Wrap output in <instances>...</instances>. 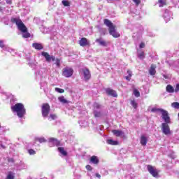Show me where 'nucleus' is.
Here are the masks:
<instances>
[{
    "label": "nucleus",
    "mask_w": 179,
    "mask_h": 179,
    "mask_svg": "<svg viewBox=\"0 0 179 179\" xmlns=\"http://www.w3.org/2000/svg\"><path fill=\"white\" fill-rule=\"evenodd\" d=\"M10 22L13 24L15 23L18 30H20V31H22V33H24L22 34V37L24 38H29V37H30V33L27 32V27H26V25H24V23H23V22L22 21V20H20V17H11Z\"/></svg>",
    "instance_id": "1"
},
{
    "label": "nucleus",
    "mask_w": 179,
    "mask_h": 179,
    "mask_svg": "<svg viewBox=\"0 0 179 179\" xmlns=\"http://www.w3.org/2000/svg\"><path fill=\"white\" fill-rule=\"evenodd\" d=\"M103 23L107 27H108V31L110 36H113L114 38H118L121 35L117 31V27L111 22L108 19H104Z\"/></svg>",
    "instance_id": "2"
},
{
    "label": "nucleus",
    "mask_w": 179,
    "mask_h": 179,
    "mask_svg": "<svg viewBox=\"0 0 179 179\" xmlns=\"http://www.w3.org/2000/svg\"><path fill=\"white\" fill-rule=\"evenodd\" d=\"M11 111L13 113H16L19 118H23L26 114V108H24V105L22 103H17L15 105L10 107Z\"/></svg>",
    "instance_id": "3"
},
{
    "label": "nucleus",
    "mask_w": 179,
    "mask_h": 179,
    "mask_svg": "<svg viewBox=\"0 0 179 179\" xmlns=\"http://www.w3.org/2000/svg\"><path fill=\"white\" fill-rule=\"evenodd\" d=\"M169 120H164V123L162 124V131L164 135H171V130H170V126L169 124H171V119H170V116L168 115Z\"/></svg>",
    "instance_id": "4"
},
{
    "label": "nucleus",
    "mask_w": 179,
    "mask_h": 179,
    "mask_svg": "<svg viewBox=\"0 0 179 179\" xmlns=\"http://www.w3.org/2000/svg\"><path fill=\"white\" fill-rule=\"evenodd\" d=\"M41 55L44 57L45 61L47 62H51V61H55V64L57 66H59L61 65V60L59 59H55V56H51L48 52H42Z\"/></svg>",
    "instance_id": "5"
},
{
    "label": "nucleus",
    "mask_w": 179,
    "mask_h": 179,
    "mask_svg": "<svg viewBox=\"0 0 179 179\" xmlns=\"http://www.w3.org/2000/svg\"><path fill=\"white\" fill-rule=\"evenodd\" d=\"M152 113H156V111H159L162 114V120H165L167 121L169 120V112L163 108H153L151 109Z\"/></svg>",
    "instance_id": "6"
},
{
    "label": "nucleus",
    "mask_w": 179,
    "mask_h": 179,
    "mask_svg": "<svg viewBox=\"0 0 179 179\" xmlns=\"http://www.w3.org/2000/svg\"><path fill=\"white\" fill-rule=\"evenodd\" d=\"M50 110H51V108L50 107V104L43 103L41 106L42 116L44 118H45L46 117H48V114H50Z\"/></svg>",
    "instance_id": "7"
},
{
    "label": "nucleus",
    "mask_w": 179,
    "mask_h": 179,
    "mask_svg": "<svg viewBox=\"0 0 179 179\" xmlns=\"http://www.w3.org/2000/svg\"><path fill=\"white\" fill-rule=\"evenodd\" d=\"M147 169L148 170V172L150 173V174H151V176H152V177H159V170H157L153 166L148 165Z\"/></svg>",
    "instance_id": "8"
},
{
    "label": "nucleus",
    "mask_w": 179,
    "mask_h": 179,
    "mask_svg": "<svg viewBox=\"0 0 179 179\" xmlns=\"http://www.w3.org/2000/svg\"><path fill=\"white\" fill-rule=\"evenodd\" d=\"M82 71H83V76L85 82H87V80H90V79L92 78V74L90 73V70H89V69L87 68H85V69H83Z\"/></svg>",
    "instance_id": "9"
},
{
    "label": "nucleus",
    "mask_w": 179,
    "mask_h": 179,
    "mask_svg": "<svg viewBox=\"0 0 179 179\" xmlns=\"http://www.w3.org/2000/svg\"><path fill=\"white\" fill-rule=\"evenodd\" d=\"M62 75L65 78H71V76L73 75V69L69 68H64L63 69Z\"/></svg>",
    "instance_id": "10"
},
{
    "label": "nucleus",
    "mask_w": 179,
    "mask_h": 179,
    "mask_svg": "<svg viewBox=\"0 0 179 179\" xmlns=\"http://www.w3.org/2000/svg\"><path fill=\"white\" fill-rule=\"evenodd\" d=\"M78 43L80 47H90V41L87 40V38L83 37L79 41Z\"/></svg>",
    "instance_id": "11"
},
{
    "label": "nucleus",
    "mask_w": 179,
    "mask_h": 179,
    "mask_svg": "<svg viewBox=\"0 0 179 179\" xmlns=\"http://www.w3.org/2000/svg\"><path fill=\"white\" fill-rule=\"evenodd\" d=\"M106 93L108 96H111L112 97H118V94H117V91L113 89L106 88Z\"/></svg>",
    "instance_id": "12"
},
{
    "label": "nucleus",
    "mask_w": 179,
    "mask_h": 179,
    "mask_svg": "<svg viewBox=\"0 0 179 179\" xmlns=\"http://www.w3.org/2000/svg\"><path fill=\"white\" fill-rule=\"evenodd\" d=\"M49 143L52 146H60L61 145V141H58V139L55 138H50L49 139Z\"/></svg>",
    "instance_id": "13"
},
{
    "label": "nucleus",
    "mask_w": 179,
    "mask_h": 179,
    "mask_svg": "<svg viewBox=\"0 0 179 179\" xmlns=\"http://www.w3.org/2000/svg\"><path fill=\"white\" fill-rule=\"evenodd\" d=\"M90 163H92V164H95L97 166L99 163H100V160L99 159V157L96 155H93L90 159Z\"/></svg>",
    "instance_id": "14"
},
{
    "label": "nucleus",
    "mask_w": 179,
    "mask_h": 179,
    "mask_svg": "<svg viewBox=\"0 0 179 179\" xmlns=\"http://www.w3.org/2000/svg\"><path fill=\"white\" fill-rule=\"evenodd\" d=\"M96 43H99V45H102V47H107L108 45L107 42L103 40V38H96Z\"/></svg>",
    "instance_id": "15"
},
{
    "label": "nucleus",
    "mask_w": 179,
    "mask_h": 179,
    "mask_svg": "<svg viewBox=\"0 0 179 179\" xmlns=\"http://www.w3.org/2000/svg\"><path fill=\"white\" fill-rule=\"evenodd\" d=\"M149 73L152 76L156 75V64H151L150 70H149Z\"/></svg>",
    "instance_id": "16"
},
{
    "label": "nucleus",
    "mask_w": 179,
    "mask_h": 179,
    "mask_svg": "<svg viewBox=\"0 0 179 179\" xmlns=\"http://www.w3.org/2000/svg\"><path fill=\"white\" fill-rule=\"evenodd\" d=\"M140 143L142 145V146H146L148 143V138L146 136L142 135L141 136Z\"/></svg>",
    "instance_id": "17"
},
{
    "label": "nucleus",
    "mask_w": 179,
    "mask_h": 179,
    "mask_svg": "<svg viewBox=\"0 0 179 179\" xmlns=\"http://www.w3.org/2000/svg\"><path fill=\"white\" fill-rule=\"evenodd\" d=\"M113 135H115V136L120 137V136H122L124 135V132L121 130H113L112 131Z\"/></svg>",
    "instance_id": "18"
},
{
    "label": "nucleus",
    "mask_w": 179,
    "mask_h": 179,
    "mask_svg": "<svg viewBox=\"0 0 179 179\" xmlns=\"http://www.w3.org/2000/svg\"><path fill=\"white\" fill-rule=\"evenodd\" d=\"M166 91L167 92V93H175L174 87H173V85H168L166 87Z\"/></svg>",
    "instance_id": "19"
},
{
    "label": "nucleus",
    "mask_w": 179,
    "mask_h": 179,
    "mask_svg": "<svg viewBox=\"0 0 179 179\" xmlns=\"http://www.w3.org/2000/svg\"><path fill=\"white\" fill-rule=\"evenodd\" d=\"M32 47L35 48V50H43V45H41V43H33Z\"/></svg>",
    "instance_id": "20"
},
{
    "label": "nucleus",
    "mask_w": 179,
    "mask_h": 179,
    "mask_svg": "<svg viewBox=\"0 0 179 179\" xmlns=\"http://www.w3.org/2000/svg\"><path fill=\"white\" fill-rule=\"evenodd\" d=\"M57 150L59 152V153H61V155H62L63 156H68V152H66V151L65 150V149H64V148L59 147Z\"/></svg>",
    "instance_id": "21"
},
{
    "label": "nucleus",
    "mask_w": 179,
    "mask_h": 179,
    "mask_svg": "<svg viewBox=\"0 0 179 179\" xmlns=\"http://www.w3.org/2000/svg\"><path fill=\"white\" fill-rule=\"evenodd\" d=\"M158 3H159V8H163V6L167 5L166 0H158Z\"/></svg>",
    "instance_id": "22"
},
{
    "label": "nucleus",
    "mask_w": 179,
    "mask_h": 179,
    "mask_svg": "<svg viewBox=\"0 0 179 179\" xmlns=\"http://www.w3.org/2000/svg\"><path fill=\"white\" fill-rule=\"evenodd\" d=\"M58 100L60 103H63V104H66V103H68V101L65 99L64 96H59Z\"/></svg>",
    "instance_id": "23"
},
{
    "label": "nucleus",
    "mask_w": 179,
    "mask_h": 179,
    "mask_svg": "<svg viewBox=\"0 0 179 179\" xmlns=\"http://www.w3.org/2000/svg\"><path fill=\"white\" fill-rule=\"evenodd\" d=\"M6 179H15V173H13L12 171L8 172Z\"/></svg>",
    "instance_id": "24"
},
{
    "label": "nucleus",
    "mask_w": 179,
    "mask_h": 179,
    "mask_svg": "<svg viewBox=\"0 0 179 179\" xmlns=\"http://www.w3.org/2000/svg\"><path fill=\"white\" fill-rule=\"evenodd\" d=\"M36 142H39V143H44L47 142V140L44 138H37L35 139Z\"/></svg>",
    "instance_id": "25"
},
{
    "label": "nucleus",
    "mask_w": 179,
    "mask_h": 179,
    "mask_svg": "<svg viewBox=\"0 0 179 179\" xmlns=\"http://www.w3.org/2000/svg\"><path fill=\"white\" fill-rule=\"evenodd\" d=\"M107 143L108 145H118V141H115L113 140L109 139L107 141Z\"/></svg>",
    "instance_id": "26"
},
{
    "label": "nucleus",
    "mask_w": 179,
    "mask_h": 179,
    "mask_svg": "<svg viewBox=\"0 0 179 179\" xmlns=\"http://www.w3.org/2000/svg\"><path fill=\"white\" fill-rule=\"evenodd\" d=\"M130 103L135 109L138 108V103H136V101H135V99L131 100L130 101Z\"/></svg>",
    "instance_id": "27"
},
{
    "label": "nucleus",
    "mask_w": 179,
    "mask_h": 179,
    "mask_svg": "<svg viewBox=\"0 0 179 179\" xmlns=\"http://www.w3.org/2000/svg\"><path fill=\"white\" fill-rule=\"evenodd\" d=\"M138 57L140 59H145V52L141 51L138 54Z\"/></svg>",
    "instance_id": "28"
},
{
    "label": "nucleus",
    "mask_w": 179,
    "mask_h": 179,
    "mask_svg": "<svg viewBox=\"0 0 179 179\" xmlns=\"http://www.w3.org/2000/svg\"><path fill=\"white\" fill-rule=\"evenodd\" d=\"M94 115L96 118L101 117V112L94 110Z\"/></svg>",
    "instance_id": "29"
},
{
    "label": "nucleus",
    "mask_w": 179,
    "mask_h": 179,
    "mask_svg": "<svg viewBox=\"0 0 179 179\" xmlns=\"http://www.w3.org/2000/svg\"><path fill=\"white\" fill-rule=\"evenodd\" d=\"M62 3L64 5V6H71V2H69L68 0H63Z\"/></svg>",
    "instance_id": "30"
},
{
    "label": "nucleus",
    "mask_w": 179,
    "mask_h": 179,
    "mask_svg": "<svg viewBox=\"0 0 179 179\" xmlns=\"http://www.w3.org/2000/svg\"><path fill=\"white\" fill-rule=\"evenodd\" d=\"M171 107H173V108H176L177 110H179V103L178 102L172 103Z\"/></svg>",
    "instance_id": "31"
},
{
    "label": "nucleus",
    "mask_w": 179,
    "mask_h": 179,
    "mask_svg": "<svg viewBox=\"0 0 179 179\" xmlns=\"http://www.w3.org/2000/svg\"><path fill=\"white\" fill-rule=\"evenodd\" d=\"M134 94L136 97H139L141 96V92L136 89L134 90Z\"/></svg>",
    "instance_id": "32"
},
{
    "label": "nucleus",
    "mask_w": 179,
    "mask_h": 179,
    "mask_svg": "<svg viewBox=\"0 0 179 179\" xmlns=\"http://www.w3.org/2000/svg\"><path fill=\"white\" fill-rule=\"evenodd\" d=\"M94 108H96V110H99L100 108H101V105H100V103L95 102L94 103Z\"/></svg>",
    "instance_id": "33"
},
{
    "label": "nucleus",
    "mask_w": 179,
    "mask_h": 179,
    "mask_svg": "<svg viewBox=\"0 0 179 179\" xmlns=\"http://www.w3.org/2000/svg\"><path fill=\"white\" fill-rule=\"evenodd\" d=\"M55 91L57 92L58 93H64L65 92V90L58 88V87L55 88Z\"/></svg>",
    "instance_id": "34"
},
{
    "label": "nucleus",
    "mask_w": 179,
    "mask_h": 179,
    "mask_svg": "<svg viewBox=\"0 0 179 179\" xmlns=\"http://www.w3.org/2000/svg\"><path fill=\"white\" fill-rule=\"evenodd\" d=\"M85 169L88 171H92L93 170V168L92 167V166L90 165H86Z\"/></svg>",
    "instance_id": "35"
},
{
    "label": "nucleus",
    "mask_w": 179,
    "mask_h": 179,
    "mask_svg": "<svg viewBox=\"0 0 179 179\" xmlns=\"http://www.w3.org/2000/svg\"><path fill=\"white\" fill-rule=\"evenodd\" d=\"M28 152H29V155H36V152L33 149H29L28 150Z\"/></svg>",
    "instance_id": "36"
},
{
    "label": "nucleus",
    "mask_w": 179,
    "mask_h": 179,
    "mask_svg": "<svg viewBox=\"0 0 179 179\" xmlns=\"http://www.w3.org/2000/svg\"><path fill=\"white\" fill-rule=\"evenodd\" d=\"M179 92V84H176V88H175V93H178Z\"/></svg>",
    "instance_id": "37"
},
{
    "label": "nucleus",
    "mask_w": 179,
    "mask_h": 179,
    "mask_svg": "<svg viewBox=\"0 0 179 179\" xmlns=\"http://www.w3.org/2000/svg\"><path fill=\"white\" fill-rule=\"evenodd\" d=\"M50 117L51 118V120H55L57 118V115L50 114Z\"/></svg>",
    "instance_id": "38"
},
{
    "label": "nucleus",
    "mask_w": 179,
    "mask_h": 179,
    "mask_svg": "<svg viewBox=\"0 0 179 179\" xmlns=\"http://www.w3.org/2000/svg\"><path fill=\"white\" fill-rule=\"evenodd\" d=\"M8 163H15V159L13 158H8Z\"/></svg>",
    "instance_id": "39"
},
{
    "label": "nucleus",
    "mask_w": 179,
    "mask_h": 179,
    "mask_svg": "<svg viewBox=\"0 0 179 179\" xmlns=\"http://www.w3.org/2000/svg\"><path fill=\"white\" fill-rule=\"evenodd\" d=\"M145 43L141 42L139 45V48H145Z\"/></svg>",
    "instance_id": "40"
},
{
    "label": "nucleus",
    "mask_w": 179,
    "mask_h": 179,
    "mask_svg": "<svg viewBox=\"0 0 179 179\" xmlns=\"http://www.w3.org/2000/svg\"><path fill=\"white\" fill-rule=\"evenodd\" d=\"M0 47H1V48H3L5 47V44L3 43V41H0Z\"/></svg>",
    "instance_id": "41"
},
{
    "label": "nucleus",
    "mask_w": 179,
    "mask_h": 179,
    "mask_svg": "<svg viewBox=\"0 0 179 179\" xmlns=\"http://www.w3.org/2000/svg\"><path fill=\"white\" fill-rule=\"evenodd\" d=\"M134 3H136V5H139L141 3V0H133Z\"/></svg>",
    "instance_id": "42"
},
{
    "label": "nucleus",
    "mask_w": 179,
    "mask_h": 179,
    "mask_svg": "<svg viewBox=\"0 0 179 179\" xmlns=\"http://www.w3.org/2000/svg\"><path fill=\"white\" fill-rule=\"evenodd\" d=\"M131 76H126L125 77V79H126V80H128V82H130L131 81Z\"/></svg>",
    "instance_id": "43"
},
{
    "label": "nucleus",
    "mask_w": 179,
    "mask_h": 179,
    "mask_svg": "<svg viewBox=\"0 0 179 179\" xmlns=\"http://www.w3.org/2000/svg\"><path fill=\"white\" fill-rule=\"evenodd\" d=\"M127 73H128L129 76L132 77V71H131V70H127Z\"/></svg>",
    "instance_id": "44"
},
{
    "label": "nucleus",
    "mask_w": 179,
    "mask_h": 179,
    "mask_svg": "<svg viewBox=\"0 0 179 179\" xmlns=\"http://www.w3.org/2000/svg\"><path fill=\"white\" fill-rule=\"evenodd\" d=\"M6 3H8V5H12V0H6Z\"/></svg>",
    "instance_id": "45"
},
{
    "label": "nucleus",
    "mask_w": 179,
    "mask_h": 179,
    "mask_svg": "<svg viewBox=\"0 0 179 179\" xmlns=\"http://www.w3.org/2000/svg\"><path fill=\"white\" fill-rule=\"evenodd\" d=\"M96 177H97V178H101V176L99 175V173H96L95 174Z\"/></svg>",
    "instance_id": "46"
},
{
    "label": "nucleus",
    "mask_w": 179,
    "mask_h": 179,
    "mask_svg": "<svg viewBox=\"0 0 179 179\" xmlns=\"http://www.w3.org/2000/svg\"><path fill=\"white\" fill-rule=\"evenodd\" d=\"M0 12H2V7L0 6Z\"/></svg>",
    "instance_id": "47"
},
{
    "label": "nucleus",
    "mask_w": 179,
    "mask_h": 179,
    "mask_svg": "<svg viewBox=\"0 0 179 179\" xmlns=\"http://www.w3.org/2000/svg\"><path fill=\"white\" fill-rule=\"evenodd\" d=\"M1 148H3V149H5V146L1 145Z\"/></svg>",
    "instance_id": "48"
},
{
    "label": "nucleus",
    "mask_w": 179,
    "mask_h": 179,
    "mask_svg": "<svg viewBox=\"0 0 179 179\" xmlns=\"http://www.w3.org/2000/svg\"><path fill=\"white\" fill-rule=\"evenodd\" d=\"M178 116L179 117V113H178Z\"/></svg>",
    "instance_id": "49"
},
{
    "label": "nucleus",
    "mask_w": 179,
    "mask_h": 179,
    "mask_svg": "<svg viewBox=\"0 0 179 179\" xmlns=\"http://www.w3.org/2000/svg\"><path fill=\"white\" fill-rule=\"evenodd\" d=\"M0 128H1V124H0Z\"/></svg>",
    "instance_id": "50"
}]
</instances>
